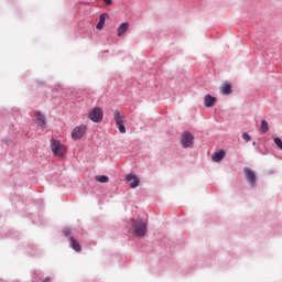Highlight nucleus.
<instances>
[{"label": "nucleus", "instance_id": "1a4fd4ad", "mask_svg": "<svg viewBox=\"0 0 282 282\" xmlns=\"http://www.w3.org/2000/svg\"><path fill=\"white\" fill-rule=\"evenodd\" d=\"M37 124L41 129H45V124H47V120L45 119V115L41 111L35 112Z\"/></svg>", "mask_w": 282, "mask_h": 282}, {"label": "nucleus", "instance_id": "7ed1b4c3", "mask_svg": "<svg viewBox=\"0 0 282 282\" xmlns=\"http://www.w3.org/2000/svg\"><path fill=\"white\" fill-rule=\"evenodd\" d=\"M195 137L193 133L185 131L181 135V144L183 149H193Z\"/></svg>", "mask_w": 282, "mask_h": 282}, {"label": "nucleus", "instance_id": "2eb2a0df", "mask_svg": "<svg viewBox=\"0 0 282 282\" xmlns=\"http://www.w3.org/2000/svg\"><path fill=\"white\" fill-rule=\"evenodd\" d=\"M96 182H99L100 184H107L109 182V176L107 175H98L95 177Z\"/></svg>", "mask_w": 282, "mask_h": 282}, {"label": "nucleus", "instance_id": "ddd939ff", "mask_svg": "<svg viewBox=\"0 0 282 282\" xmlns=\"http://www.w3.org/2000/svg\"><path fill=\"white\" fill-rule=\"evenodd\" d=\"M128 30H129V22H123L119 25L117 30V35L122 36L124 32H127Z\"/></svg>", "mask_w": 282, "mask_h": 282}, {"label": "nucleus", "instance_id": "9d476101", "mask_svg": "<svg viewBox=\"0 0 282 282\" xmlns=\"http://www.w3.org/2000/svg\"><path fill=\"white\" fill-rule=\"evenodd\" d=\"M220 93L223 96H230L232 94V86L228 83H225L220 86Z\"/></svg>", "mask_w": 282, "mask_h": 282}, {"label": "nucleus", "instance_id": "4468645a", "mask_svg": "<svg viewBox=\"0 0 282 282\" xmlns=\"http://www.w3.org/2000/svg\"><path fill=\"white\" fill-rule=\"evenodd\" d=\"M69 240H70V247L73 248V250H75V252H80V250H82L80 243L78 241H76V239H74V237H70Z\"/></svg>", "mask_w": 282, "mask_h": 282}, {"label": "nucleus", "instance_id": "f03ea898", "mask_svg": "<svg viewBox=\"0 0 282 282\" xmlns=\"http://www.w3.org/2000/svg\"><path fill=\"white\" fill-rule=\"evenodd\" d=\"M132 228L135 237H144L147 235V223L142 219L132 220Z\"/></svg>", "mask_w": 282, "mask_h": 282}, {"label": "nucleus", "instance_id": "9b49d317", "mask_svg": "<svg viewBox=\"0 0 282 282\" xmlns=\"http://www.w3.org/2000/svg\"><path fill=\"white\" fill-rule=\"evenodd\" d=\"M215 102H217V98L210 96V95H206L204 97V105L205 107L209 108L213 107L215 105Z\"/></svg>", "mask_w": 282, "mask_h": 282}, {"label": "nucleus", "instance_id": "f257e3e1", "mask_svg": "<svg viewBox=\"0 0 282 282\" xmlns=\"http://www.w3.org/2000/svg\"><path fill=\"white\" fill-rule=\"evenodd\" d=\"M51 149L57 158H63L67 153V147L56 139L51 140Z\"/></svg>", "mask_w": 282, "mask_h": 282}, {"label": "nucleus", "instance_id": "20e7f679", "mask_svg": "<svg viewBox=\"0 0 282 282\" xmlns=\"http://www.w3.org/2000/svg\"><path fill=\"white\" fill-rule=\"evenodd\" d=\"M113 120L120 131V133H127V128H124V117L119 110L113 111Z\"/></svg>", "mask_w": 282, "mask_h": 282}, {"label": "nucleus", "instance_id": "f3484780", "mask_svg": "<svg viewBox=\"0 0 282 282\" xmlns=\"http://www.w3.org/2000/svg\"><path fill=\"white\" fill-rule=\"evenodd\" d=\"M273 142L278 147V149L282 150V141L280 138H274Z\"/></svg>", "mask_w": 282, "mask_h": 282}, {"label": "nucleus", "instance_id": "6ab92c4d", "mask_svg": "<svg viewBox=\"0 0 282 282\" xmlns=\"http://www.w3.org/2000/svg\"><path fill=\"white\" fill-rule=\"evenodd\" d=\"M107 19H109V14L107 13H102L100 17H99V21H102L105 23V21H107Z\"/></svg>", "mask_w": 282, "mask_h": 282}, {"label": "nucleus", "instance_id": "412c9836", "mask_svg": "<svg viewBox=\"0 0 282 282\" xmlns=\"http://www.w3.org/2000/svg\"><path fill=\"white\" fill-rule=\"evenodd\" d=\"M64 235H65V237H69L72 235V230L64 229Z\"/></svg>", "mask_w": 282, "mask_h": 282}, {"label": "nucleus", "instance_id": "0eeeda50", "mask_svg": "<svg viewBox=\"0 0 282 282\" xmlns=\"http://www.w3.org/2000/svg\"><path fill=\"white\" fill-rule=\"evenodd\" d=\"M88 118L93 122H102V108L96 107L93 110H90L88 113Z\"/></svg>", "mask_w": 282, "mask_h": 282}, {"label": "nucleus", "instance_id": "f8f14e48", "mask_svg": "<svg viewBox=\"0 0 282 282\" xmlns=\"http://www.w3.org/2000/svg\"><path fill=\"white\" fill-rule=\"evenodd\" d=\"M225 155H226V152L224 150H220L218 152H215L212 155V160H213V162H221V160H224Z\"/></svg>", "mask_w": 282, "mask_h": 282}, {"label": "nucleus", "instance_id": "423d86ee", "mask_svg": "<svg viewBox=\"0 0 282 282\" xmlns=\"http://www.w3.org/2000/svg\"><path fill=\"white\" fill-rule=\"evenodd\" d=\"M245 177L247 180V183L252 187L257 184V173L252 171L250 167H245L243 169Z\"/></svg>", "mask_w": 282, "mask_h": 282}, {"label": "nucleus", "instance_id": "4be33fe9", "mask_svg": "<svg viewBox=\"0 0 282 282\" xmlns=\"http://www.w3.org/2000/svg\"><path fill=\"white\" fill-rule=\"evenodd\" d=\"M104 2H105L106 6H111L112 0H104Z\"/></svg>", "mask_w": 282, "mask_h": 282}, {"label": "nucleus", "instance_id": "5701e85b", "mask_svg": "<svg viewBox=\"0 0 282 282\" xmlns=\"http://www.w3.org/2000/svg\"><path fill=\"white\" fill-rule=\"evenodd\" d=\"M46 281H50V278L44 279L42 282H46Z\"/></svg>", "mask_w": 282, "mask_h": 282}, {"label": "nucleus", "instance_id": "6e6552de", "mask_svg": "<svg viewBox=\"0 0 282 282\" xmlns=\"http://www.w3.org/2000/svg\"><path fill=\"white\" fill-rule=\"evenodd\" d=\"M124 180L126 182H131L130 188H138V186L140 185V178H138V176L133 174L126 175Z\"/></svg>", "mask_w": 282, "mask_h": 282}, {"label": "nucleus", "instance_id": "a211bd4d", "mask_svg": "<svg viewBox=\"0 0 282 282\" xmlns=\"http://www.w3.org/2000/svg\"><path fill=\"white\" fill-rule=\"evenodd\" d=\"M242 139L245 142H250V140H252V138L250 137V134H248L247 132L242 133Z\"/></svg>", "mask_w": 282, "mask_h": 282}, {"label": "nucleus", "instance_id": "aec40b11", "mask_svg": "<svg viewBox=\"0 0 282 282\" xmlns=\"http://www.w3.org/2000/svg\"><path fill=\"white\" fill-rule=\"evenodd\" d=\"M97 30H102V28H105V22H102L101 20H99V22L97 23Z\"/></svg>", "mask_w": 282, "mask_h": 282}, {"label": "nucleus", "instance_id": "39448f33", "mask_svg": "<svg viewBox=\"0 0 282 282\" xmlns=\"http://www.w3.org/2000/svg\"><path fill=\"white\" fill-rule=\"evenodd\" d=\"M86 133H87V126L80 124L73 129L72 138L73 140H83Z\"/></svg>", "mask_w": 282, "mask_h": 282}, {"label": "nucleus", "instance_id": "dca6fc26", "mask_svg": "<svg viewBox=\"0 0 282 282\" xmlns=\"http://www.w3.org/2000/svg\"><path fill=\"white\" fill-rule=\"evenodd\" d=\"M260 131H262V133H268V131H270V127L268 126V121L262 120Z\"/></svg>", "mask_w": 282, "mask_h": 282}]
</instances>
